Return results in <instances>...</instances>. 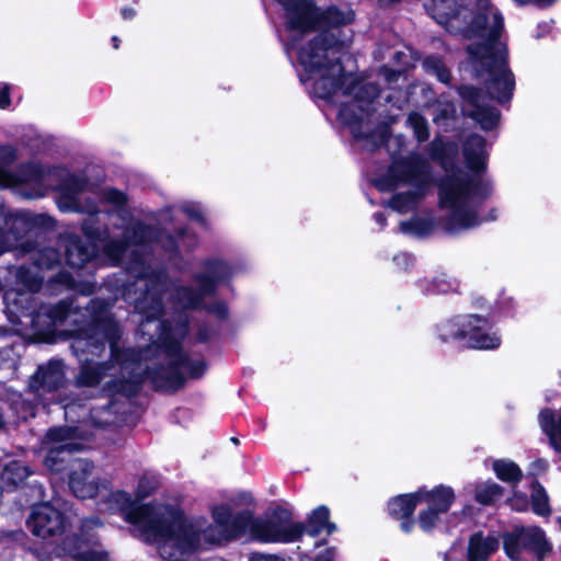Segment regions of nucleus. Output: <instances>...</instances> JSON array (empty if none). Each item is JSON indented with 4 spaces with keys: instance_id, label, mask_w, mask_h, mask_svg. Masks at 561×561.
I'll return each mask as SVG.
<instances>
[{
    "instance_id": "obj_1",
    "label": "nucleus",
    "mask_w": 561,
    "mask_h": 561,
    "mask_svg": "<svg viewBox=\"0 0 561 561\" xmlns=\"http://www.w3.org/2000/svg\"><path fill=\"white\" fill-rule=\"evenodd\" d=\"M286 12L287 27L290 36L288 49L296 50L304 69L300 81L319 99L336 103L340 98L351 99L339 111L340 122L351 129L356 139H367L371 149L385 144L388 137L386 126L368 133L369 110L371 101L378 96L379 89L373 83L357 82L351 75H345L337 61V49L327 43L323 35L298 47L294 33H306L317 25L339 26L353 21L354 12L350 8H330L319 13L311 0H277Z\"/></svg>"
},
{
    "instance_id": "obj_2",
    "label": "nucleus",
    "mask_w": 561,
    "mask_h": 561,
    "mask_svg": "<svg viewBox=\"0 0 561 561\" xmlns=\"http://www.w3.org/2000/svg\"><path fill=\"white\" fill-rule=\"evenodd\" d=\"M425 9L449 32L481 39L468 46L472 71L484 80L491 99L500 103L511 100L515 78L507 67L506 47L499 41L503 16L490 0H431Z\"/></svg>"
},
{
    "instance_id": "obj_3",
    "label": "nucleus",
    "mask_w": 561,
    "mask_h": 561,
    "mask_svg": "<svg viewBox=\"0 0 561 561\" xmlns=\"http://www.w3.org/2000/svg\"><path fill=\"white\" fill-rule=\"evenodd\" d=\"M210 514L213 524H208L205 518L187 519L179 508L180 516L171 538L162 548V558L181 561L197 549L244 536L260 542L288 543L298 540L304 534V525L293 522L287 513L256 518L250 510H244L233 515L232 505L220 503L210 507Z\"/></svg>"
},
{
    "instance_id": "obj_4",
    "label": "nucleus",
    "mask_w": 561,
    "mask_h": 561,
    "mask_svg": "<svg viewBox=\"0 0 561 561\" xmlns=\"http://www.w3.org/2000/svg\"><path fill=\"white\" fill-rule=\"evenodd\" d=\"M83 232L91 240H98L111 264H118L128 254V273L135 276L133 285L124 291L125 299L135 305V309L144 320L140 322V331L148 335L151 344L173 347L187 333L186 323H180L171 328L167 323L158 321L162 313L161 294L165 287V276L161 273L149 271L147 261L140 253V247L152 236V230L140 224L129 222L124 230L123 242L102 239L101 233L92 228L88 221L83 224Z\"/></svg>"
},
{
    "instance_id": "obj_5",
    "label": "nucleus",
    "mask_w": 561,
    "mask_h": 561,
    "mask_svg": "<svg viewBox=\"0 0 561 561\" xmlns=\"http://www.w3.org/2000/svg\"><path fill=\"white\" fill-rule=\"evenodd\" d=\"M69 486L80 499H96L98 510L102 513H119L123 518L136 526L145 540L162 548L171 538L173 526L179 518V506L152 503L138 505L124 491H113L107 479L93 474V466L84 459H75L70 465Z\"/></svg>"
},
{
    "instance_id": "obj_6",
    "label": "nucleus",
    "mask_w": 561,
    "mask_h": 561,
    "mask_svg": "<svg viewBox=\"0 0 561 561\" xmlns=\"http://www.w3.org/2000/svg\"><path fill=\"white\" fill-rule=\"evenodd\" d=\"M18 159L16 149L8 144L0 145V186L13 187L30 185L32 191L26 193L27 198H37L45 195L48 188L60 192L57 204L62 211L98 213L93 202L81 204L78 194L83 191L85 181L69 174L65 169H45L36 163L22 164L15 173L8 168Z\"/></svg>"
},
{
    "instance_id": "obj_7",
    "label": "nucleus",
    "mask_w": 561,
    "mask_h": 561,
    "mask_svg": "<svg viewBox=\"0 0 561 561\" xmlns=\"http://www.w3.org/2000/svg\"><path fill=\"white\" fill-rule=\"evenodd\" d=\"M491 194L488 182H473L463 172L446 175L438 184L440 224L450 233L479 226V206Z\"/></svg>"
},
{
    "instance_id": "obj_8",
    "label": "nucleus",
    "mask_w": 561,
    "mask_h": 561,
    "mask_svg": "<svg viewBox=\"0 0 561 561\" xmlns=\"http://www.w3.org/2000/svg\"><path fill=\"white\" fill-rule=\"evenodd\" d=\"M90 333L81 334L73 339L71 347L76 355L83 363L78 381L82 386H94L107 375V370L115 369L114 365L94 364L88 358H83L85 353L100 356L105 348V343L110 345L112 358L122 370H129L133 365L138 366L141 354L134 350L121 351L118 340L121 331L117 323L107 313L103 314L96 321Z\"/></svg>"
},
{
    "instance_id": "obj_9",
    "label": "nucleus",
    "mask_w": 561,
    "mask_h": 561,
    "mask_svg": "<svg viewBox=\"0 0 561 561\" xmlns=\"http://www.w3.org/2000/svg\"><path fill=\"white\" fill-rule=\"evenodd\" d=\"M380 191L405 188L394 194L388 202L398 213L413 210L433 185L428 161L420 153L396 160L385 179L376 183Z\"/></svg>"
},
{
    "instance_id": "obj_10",
    "label": "nucleus",
    "mask_w": 561,
    "mask_h": 561,
    "mask_svg": "<svg viewBox=\"0 0 561 561\" xmlns=\"http://www.w3.org/2000/svg\"><path fill=\"white\" fill-rule=\"evenodd\" d=\"M444 342L460 341L467 347L492 351L502 343L501 335L492 329L485 318L474 314L458 316L438 328Z\"/></svg>"
},
{
    "instance_id": "obj_11",
    "label": "nucleus",
    "mask_w": 561,
    "mask_h": 561,
    "mask_svg": "<svg viewBox=\"0 0 561 561\" xmlns=\"http://www.w3.org/2000/svg\"><path fill=\"white\" fill-rule=\"evenodd\" d=\"M230 273V267L225 262L220 260L208 261L205 264L204 273L195 278L198 291H193L187 287L175 289L174 296L179 306L184 309L207 308L215 317L224 319L228 313L226 305L217 301L211 306H206L204 299L213 294L216 285L226 279Z\"/></svg>"
},
{
    "instance_id": "obj_12",
    "label": "nucleus",
    "mask_w": 561,
    "mask_h": 561,
    "mask_svg": "<svg viewBox=\"0 0 561 561\" xmlns=\"http://www.w3.org/2000/svg\"><path fill=\"white\" fill-rule=\"evenodd\" d=\"M417 503L426 508L419 514V525L424 531H431L455 501V492L450 486L438 485L432 490L419 489Z\"/></svg>"
},
{
    "instance_id": "obj_13",
    "label": "nucleus",
    "mask_w": 561,
    "mask_h": 561,
    "mask_svg": "<svg viewBox=\"0 0 561 561\" xmlns=\"http://www.w3.org/2000/svg\"><path fill=\"white\" fill-rule=\"evenodd\" d=\"M78 430L72 427H59L50 430L46 435L45 445L47 455L44 463L50 471H60L62 463L68 461V456L79 450L82 444L77 442Z\"/></svg>"
},
{
    "instance_id": "obj_14",
    "label": "nucleus",
    "mask_w": 561,
    "mask_h": 561,
    "mask_svg": "<svg viewBox=\"0 0 561 561\" xmlns=\"http://www.w3.org/2000/svg\"><path fill=\"white\" fill-rule=\"evenodd\" d=\"M504 549L507 556L516 560L523 549L533 552L541 561L552 550V545L546 538L542 529L536 526L517 529L505 536Z\"/></svg>"
},
{
    "instance_id": "obj_15",
    "label": "nucleus",
    "mask_w": 561,
    "mask_h": 561,
    "mask_svg": "<svg viewBox=\"0 0 561 561\" xmlns=\"http://www.w3.org/2000/svg\"><path fill=\"white\" fill-rule=\"evenodd\" d=\"M27 525L33 535L47 539L62 533L65 519L59 511L48 503H43L33 508Z\"/></svg>"
},
{
    "instance_id": "obj_16",
    "label": "nucleus",
    "mask_w": 561,
    "mask_h": 561,
    "mask_svg": "<svg viewBox=\"0 0 561 561\" xmlns=\"http://www.w3.org/2000/svg\"><path fill=\"white\" fill-rule=\"evenodd\" d=\"M459 93L465 101V114L479 123L483 129H492L497 124L499 112L482 103V95L477 89L462 87Z\"/></svg>"
},
{
    "instance_id": "obj_17",
    "label": "nucleus",
    "mask_w": 561,
    "mask_h": 561,
    "mask_svg": "<svg viewBox=\"0 0 561 561\" xmlns=\"http://www.w3.org/2000/svg\"><path fill=\"white\" fill-rule=\"evenodd\" d=\"M64 382V365L60 360H50L41 366L32 377L30 388L36 392L54 391Z\"/></svg>"
},
{
    "instance_id": "obj_18",
    "label": "nucleus",
    "mask_w": 561,
    "mask_h": 561,
    "mask_svg": "<svg viewBox=\"0 0 561 561\" xmlns=\"http://www.w3.org/2000/svg\"><path fill=\"white\" fill-rule=\"evenodd\" d=\"M417 504L416 492L396 496L388 503L389 514L402 519L401 529L405 533H410L414 526L411 516Z\"/></svg>"
},
{
    "instance_id": "obj_19",
    "label": "nucleus",
    "mask_w": 561,
    "mask_h": 561,
    "mask_svg": "<svg viewBox=\"0 0 561 561\" xmlns=\"http://www.w3.org/2000/svg\"><path fill=\"white\" fill-rule=\"evenodd\" d=\"M65 557L60 561H107L103 551L90 549L85 542H80L77 537H67L62 542Z\"/></svg>"
},
{
    "instance_id": "obj_20",
    "label": "nucleus",
    "mask_w": 561,
    "mask_h": 561,
    "mask_svg": "<svg viewBox=\"0 0 561 561\" xmlns=\"http://www.w3.org/2000/svg\"><path fill=\"white\" fill-rule=\"evenodd\" d=\"M499 547L495 536L476 534L470 538L468 547L469 561H485Z\"/></svg>"
},
{
    "instance_id": "obj_21",
    "label": "nucleus",
    "mask_w": 561,
    "mask_h": 561,
    "mask_svg": "<svg viewBox=\"0 0 561 561\" xmlns=\"http://www.w3.org/2000/svg\"><path fill=\"white\" fill-rule=\"evenodd\" d=\"M330 511L327 506H319L310 514L307 526H304V531L309 536L317 537L325 534L331 535L335 531V524L330 522Z\"/></svg>"
},
{
    "instance_id": "obj_22",
    "label": "nucleus",
    "mask_w": 561,
    "mask_h": 561,
    "mask_svg": "<svg viewBox=\"0 0 561 561\" xmlns=\"http://www.w3.org/2000/svg\"><path fill=\"white\" fill-rule=\"evenodd\" d=\"M463 153L468 167L474 171L484 168L486 159L485 141L481 136L473 135L465 144Z\"/></svg>"
},
{
    "instance_id": "obj_23",
    "label": "nucleus",
    "mask_w": 561,
    "mask_h": 561,
    "mask_svg": "<svg viewBox=\"0 0 561 561\" xmlns=\"http://www.w3.org/2000/svg\"><path fill=\"white\" fill-rule=\"evenodd\" d=\"M539 424L549 436L552 447L561 453V410L557 415L551 410H542L539 414Z\"/></svg>"
},
{
    "instance_id": "obj_24",
    "label": "nucleus",
    "mask_w": 561,
    "mask_h": 561,
    "mask_svg": "<svg viewBox=\"0 0 561 561\" xmlns=\"http://www.w3.org/2000/svg\"><path fill=\"white\" fill-rule=\"evenodd\" d=\"M95 247H85L78 238L70 239L66 248V261L72 267H81L88 263L95 252Z\"/></svg>"
},
{
    "instance_id": "obj_25",
    "label": "nucleus",
    "mask_w": 561,
    "mask_h": 561,
    "mask_svg": "<svg viewBox=\"0 0 561 561\" xmlns=\"http://www.w3.org/2000/svg\"><path fill=\"white\" fill-rule=\"evenodd\" d=\"M15 277V290L16 291H36L39 289L43 280V276L38 272H33L30 268L19 267L14 271H9Z\"/></svg>"
},
{
    "instance_id": "obj_26",
    "label": "nucleus",
    "mask_w": 561,
    "mask_h": 561,
    "mask_svg": "<svg viewBox=\"0 0 561 561\" xmlns=\"http://www.w3.org/2000/svg\"><path fill=\"white\" fill-rule=\"evenodd\" d=\"M495 476L503 482L517 484L523 478L522 469L512 460L496 459L492 463Z\"/></svg>"
},
{
    "instance_id": "obj_27",
    "label": "nucleus",
    "mask_w": 561,
    "mask_h": 561,
    "mask_svg": "<svg viewBox=\"0 0 561 561\" xmlns=\"http://www.w3.org/2000/svg\"><path fill=\"white\" fill-rule=\"evenodd\" d=\"M503 495V488L493 481L477 484L474 499L482 505H492Z\"/></svg>"
},
{
    "instance_id": "obj_28",
    "label": "nucleus",
    "mask_w": 561,
    "mask_h": 561,
    "mask_svg": "<svg viewBox=\"0 0 561 561\" xmlns=\"http://www.w3.org/2000/svg\"><path fill=\"white\" fill-rule=\"evenodd\" d=\"M434 222L427 218L415 217L400 222V231L411 237H425L432 232Z\"/></svg>"
},
{
    "instance_id": "obj_29",
    "label": "nucleus",
    "mask_w": 561,
    "mask_h": 561,
    "mask_svg": "<svg viewBox=\"0 0 561 561\" xmlns=\"http://www.w3.org/2000/svg\"><path fill=\"white\" fill-rule=\"evenodd\" d=\"M30 476V470L20 461H12L4 467L1 479L9 485H18Z\"/></svg>"
},
{
    "instance_id": "obj_30",
    "label": "nucleus",
    "mask_w": 561,
    "mask_h": 561,
    "mask_svg": "<svg viewBox=\"0 0 561 561\" xmlns=\"http://www.w3.org/2000/svg\"><path fill=\"white\" fill-rule=\"evenodd\" d=\"M533 510L536 514L547 516L550 514L549 497L542 485L534 483L531 489Z\"/></svg>"
},
{
    "instance_id": "obj_31",
    "label": "nucleus",
    "mask_w": 561,
    "mask_h": 561,
    "mask_svg": "<svg viewBox=\"0 0 561 561\" xmlns=\"http://www.w3.org/2000/svg\"><path fill=\"white\" fill-rule=\"evenodd\" d=\"M407 123L413 130L417 141L423 142L428 139V124L427 121L416 112L409 114Z\"/></svg>"
},
{
    "instance_id": "obj_32",
    "label": "nucleus",
    "mask_w": 561,
    "mask_h": 561,
    "mask_svg": "<svg viewBox=\"0 0 561 561\" xmlns=\"http://www.w3.org/2000/svg\"><path fill=\"white\" fill-rule=\"evenodd\" d=\"M135 370H136V368L131 369L133 374L128 380L118 381V382L114 381L110 385V388L113 391L123 393L127 397L134 396L139 388V383H140V379H141L140 374L135 373Z\"/></svg>"
},
{
    "instance_id": "obj_33",
    "label": "nucleus",
    "mask_w": 561,
    "mask_h": 561,
    "mask_svg": "<svg viewBox=\"0 0 561 561\" xmlns=\"http://www.w3.org/2000/svg\"><path fill=\"white\" fill-rule=\"evenodd\" d=\"M60 262L59 253L53 248H45L36 253L35 268H51Z\"/></svg>"
},
{
    "instance_id": "obj_34",
    "label": "nucleus",
    "mask_w": 561,
    "mask_h": 561,
    "mask_svg": "<svg viewBox=\"0 0 561 561\" xmlns=\"http://www.w3.org/2000/svg\"><path fill=\"white\" fill-rule=\"evenodd\" d=\"M423 67L434 73L437 79L444 83H447L449 81V71L443 64V61L439 58L436 57H427L423 61Z\"/></svg>"
},
{
    "instance_id": "obj_35",
    "label": "nucleus",
    "mask_w": 561,
    "mask_h": 561,
    "mask_svg": "<svg viewBox=\"0 0 561 561\" xmlns=\"http://www.w3.org/2000/svg\"><path fill=\"white\" fill-rule=\"evenodd\" d=\"M70 306L66 301H60L54 307L48 308L45 312L51 319L54 324L62 322L69 312Z\"/></svg>"
},
{
    "instance_id": "obj_36",
    "label": "nucleus",
    "mask_w": 561,
    "mask_h": 561,
    "mask_svg": "<svg viewBox=\"0 0 561 561\" xmlns=\"http://www.w3.org/2000/svg\"><path fill=\"white\" fill-rule=\"evenodd\" d=\"M182 368L190 377L199 378L205 373L206 365L203 360H186Z\"/></svg>"
},
{
    "instance_id": "obj_37",
    "label": "nucleus",
    "mask_w": 561,
    "mask_h": 561,
    "mask_svg": "<svg viewBox=\"0 0 561 561\" xmlns=\"http://www.w3.org/2000/svg\"><path fill=\"white\" fill-rule=\"evenodd\" d=\"M102 197L104 202L113 204L115 206H122L126 202L125 194L114 188H105L103 191Z\"/></svg>"
},
{
    "instance_id": "obj_38",
    "label": "nucleus",
    "mask_w": 561,
    "mask_h": 561,
    "mask_svg": "<svg viewBox=\"0 0 561 561\" xmlns=\"http://www.w3.org/2000/svg\"><path fill=\"white\" fill-rule=\"evenodd\" d=\"M156 483L149 479L148 477L144 476L139 479L138 485L136 489V495L138 499H144L148 496L152 490L154 489Z\"/></svg>"
},
{
    "instance_id": "obj_39",
    "label": "nucleus",
    "mask_w": 561,
    "mask_h": 561,
    "mask_svg": "<svg viewBox=\"0 0 561 561\" xmlns=\"http://www.w3.org/2000/svg\"><path fill=\"white\" fill-rule=\"evenodd\" d=\"M181 211L194 220H203V211L196 203H185L181 206Z\"/></svg>"
},
{
    "instance_id": "obj_40",
    "label": "nucleus",
    "mask_w": 561,
    "mask_h": 561,
    "mask_svg": "<svg viewBox=\"0 0 561 561\" xmlns=\"http://www.w3.org/2000/svg\"><path fill=\"white\" fill-rule=\"evenodd\" d=\"M456 283L446 279V275H439L434 279L433 291L446 294L455 288Z\"/></svg>"
},
{
    "instance_id": "obj_41",
    "label": "nucleus",
    "mask_w": 561,
    "mask_h": 561,
    "mask_svg": "<svg viewBox=\"0 0 561 561\" xmlns=\"http://www.w3.org/2000/svg\"><path fill=\"white\" fill-rule=\"evenodd\" d=\"M510 505L516 511H526L528 507L527 496L520 492H514L513 496L510 499Z\"/></svg>"
},
{
    "instance_id": "obj_42",
    "label": "nucleus",
    "mask_w": 561,
    "mask_h": 561,
    "mask_svg": "<svg viewBox=\"0 0 561 561\" xmlns=\"http://www.w3.org/2000/svg\"><path fill=\"white\" fill-rule=\"evenodd\" d=\"M4 226V224H0V255L10 250L13 247V241L16 240V238H11L10 232L3 231Z\"/></svg>"
},
{
    "instance_id": "obj_43",
    "label": "nucleus",
    "mask_w": 561,
    "mask_h": 561,
    "mask_svg": "<svg viewBox=\"0 0 561 561\" xmlns=\"http://www.w3.org/2000/svg\"><path fill=\"white\" fill-rule=\"evenodd\" d=\"M157 243L161 244L163 248H167L169 251H172L175 248H180L181 245H185L183 237H181V243H175L170 236H164L162 233L157 238Z\"/></svg>"
},
{
    "instance_id": "obj_44",
    "label": "nucleus",
    "mask_w": 561,
    "mask_h": 561,
    "mask_svg": "<svg viewBox=\"0 0 561 561\" xmlns=\"http://www.w3.org/2000/svg\"><path fill=\"white\" fill-rule=\"evenodd\" d=\"M102 526V523L100 520L99 517H91V518H85L83 522H82V525H81V531L83 535L88 534L90 530L94 529V528H99Z\"/></svg>"
},
{
    "instance_id": "obj_45",
    "label": "nucleus",
    "mask_w": 561,
    "mask_h": 561,
    "mask_svg": "<svg viewBox=\"0 0 561 561\" xmlns=\"http://www.w3.org/2000/svg\"><path fill=\"white\" fill-rule=\"evenodd\" d=\"M547 467H548V463L546 460L537 459L531 462V466H530L531 474L538 476V474L545 472Z\"/></svg>"
},
{
    "instance_id": "obj_46",
    "label": "nucleus",
    "mask_w": 561,
    "mask_h": 561,
    "mask_svg": "<svg viewBox=\"0 0 561 561\" xmlns=\"http://www.w3.org/2000/svg\"><path fill=\"white\" fill-rule=\"evenodd\" d=\"M18 220L13 218H9L5 214V210L3 208V205L0 203V224H4L5 227H14L16 225Z\"/></svg>"
},
{
    "instance_id": "obj_47",
    "label": "nucleus",
    "mask_w": 561,
    "mask_h": 561,
    "mask_svg": "<svg viewBox=\"0 0 561 561\" xmlns=\"http://www.w3.org/2000/svg\"><path fill=\"white\" fill-rule=\"evenodd\" d=\"M9 104V88L8 85H3L0 88V108H5Z\"/></svg>"
},
{
    "instance_id": "obj_48",
    "label": "nucleus",
    "mask_w": 561,
    "mask_h": 561,
    "mask_svg": "<svg viewBox=\"0 0 561 561\" xmlns=\"http://www.w3.org/2000/svg\"><path fill=\"white\" fill-rule=\"evenodd\" d=\"M250 561H284L282 558L272 554H254Z\"/></svg>"
},
{
    "instance_id": "obj_49",
    "label": "nucleus",
    "mask_w": 561,
    "mask_h": 561,
    "mask_svg": "<svg viewBox=\"0 0 561 561\" xmlns=\"http://www.w3.org/2000/svg\"><path fill=\"white\" fill-rule=\"evenodd\" d=\"M333 551L325 550L317 556L316 561H333Z\"/></svg>"
},
{
    "instance_id": "obj_50",
    "label": "nucleus",
    "mask_w": 561,
    "mask_h": 561,
    "mask_svg": "<svg viewBox=\"0 0 561 561\" xmlns=\"http://www.w3.org/2000/svg\"><path fill=\"white\" fill-rule=\"evenodd\" d=\"M515 1L519 2V3L535 2L540 7H547V5L552 4L556 0H515Z\"/></svg>"
},
{
    "instance_id": "obj_51",
    "label": "nucleus",
    "mask_w": 561,
    "mask_h": 561,
    "mask_svg": "<svg viewBox=\"0 0 561 561\" xmlns=\"http://www.w3.org/2000/svg\"><path fill=\"white\" fill-rule=\"evenodd\" d=\"M239 502L250 504L252 502V496L248 493H242L238 496V500L233 501V505H237Z\"/></svg>"
},
{
    "instance_id": "obj_52",
    "label": "nucleus",
    "mask_w": 561,
    "mask_h": 561,
    "mask_svg": "<svg viewBox=\"0 0 561 561\" xmlns=\"http://www.w3.org/2000/svg\"><path fill=\"white\" fill-rule=\"evenodd\" d=\"M58 282L65 286H71V277L67 273H61L58 276Z\"/></svg>"
},
{
    "instance_id": "obj_53",
    "label": "nucleus",
    "mask_w": 561,
    "mask_h": 561,
    "mask_svg": "<svg viewBox=\"0 0 561 561\" xmlns=\"http://www.w3.org/2000/svg\"><path fill=\"white\" fill-rule=\"evenodd\" d=\"M442 142L439 140H434L432 144H431V154L433 158H438V153H437V149L440 147Z\"/></svg>"
},
{
    "instance_id": "obj_54",
    "label": "nucleus",
    "mask_w": 561,
    "mask_h": 561,
    "mask_svg": "<svg viewBox=\"0 0 561 561\" xmlns=\"http://www.w3.org/2000/svg\"><path fill=\"white\" fill-rule=\"evenodd\" d=\"M374 218L377 221V224H379L380 228L385 227L386 218H385L383 214L377 213V214H375Z\"/></svg>"
},
{
    "instance_id": "obj_55",
    "label": "nucleus",
    "mask_w": 561,
    "mask_h": 561,
    "mask_svg": "<svg viewBox=\"0 0 561 561\" xmlns=\"http://www.w3.org/2000/svg\"><path fill=\"white\" fill-rule=\"evenodd\" d=\"M124 19H131L135 15V10L131 8H125L122 10Z\"/></svg>"
},
{
    "instance_id": "obj_56",
    "label": "nucleus",
    "mask_w": 561,
    "mask_h": 561,
    "mask_svg": "<svg viewBox=\"0 0 561 561\" xmlns=\"http://www.w3.org/2000/svg\"><path fill=\"white\" fill-rule=\"evenodd\" d=\"M394 261H402L403 263H408L410 261V256L408 254H400L394 257Z\"/></svg>"
},
{
    "instance_id": "obj_57",
    "label": "nucleus",
    "mask_w": 561,
    "mask_h": 561,
    "mask_svg": "<svg viewBox=\"0 0 561 561\" xmlns=\"http://www.w3.org/2000/svg\"><path fill=\"white\" fill-rule=\"evenodd\" d=\"M112 39H113V43H114V48L117 49L118 48V42H119L118 38L116 36H114Z\"/></svg>"
},
{
    "instance_id": "obj_58",
    "label": "nucleus",
    "mask_w": 561,
    "mask_h": 561,
    "mask_svg": "<svg viewBox=\"0 0 561 561\" xmlns=\"http://www.w3.org/2000/svg\"><path fill=\"white\" fill-rule=\"evenodd\" d=\"M453 113H454V108L445 110L444 111V116H447V115L453 114Z\"/></svg>"
},
{
    "instance_id": "obj_59",
    "label": "nucleus",
    "mask_w": 561,
    "mask_h": 561,
    "mask_svg": "<svg viewBox=\"0 0 561 561\" xmlns=\"http://www.w3.org/2000/svg\"><path fill=\"white\" fill-rule=\"evenodd\" d=\"M7 285L2 284V282L0 280V290H2Z\"/></svg>"
}]
</instances>
